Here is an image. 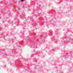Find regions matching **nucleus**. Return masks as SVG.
Segmentation results:
<instances>
[{
  "label": "nucleus",
  "instance_id": "nucleus-1",
  "mask_svg": "<svg viewBox=\"0 0 73 73\" xmlns=\"http://www.w3.org/2000/svg\"><path fill=\"white\" fill-rule=\"evenodd\" d=\"M21 2H23V1H24V0H21Z\"/></svg>",
  "mask_w": 73,
  "mask_h": 73
},
{
  "label": "nucleus",
  "instance_id": "nucleus-2",
  "mask_svg": "<svg viewBox=\"0 0 73 73\" xmlns=\"http://www.w3.org/2000/svg\"><path fill=\"white\" fill-rule=\"evenodd\" d=\"M31 19V18H28V20H29V19Z\"/></svg>",
  "mask_w": 73,
  "mask_h": 73
},
{
  "label": "nucleus",
  "instance_id": "nucleus-3",
  "mask_svg": "<svg viewBox=\"0 0 73 73\" xmlns=\"http://www.w3.org/2000/svg\"><path fill=\"white\" fill-rule=\"evenodd\" d=\"M23 18V20H24V17H22Z\"/></svg>",
  "mask_w": 73,
  "mask_h": 73
},
{
  "label": "nucleus",
  "instance_id": "nucleus-4",
  "mask_svg": "<svg viewBox=\"0 0 73 73\" xmlns=\"http://www.w3.org/2000/svg\"><path fill=\"white\" fill-rule=\"evenodd\" d=\"M21 45H19V47H20V46H21Z\"/></svg>",
  "mask_w": 73,
  "mask_h": 73
},
{
  "label": "nucleus",
  "instance_id": "nucleus-5",
  "mask_svg": "<svg viewBox=\"0 0 73 73\" xmlns=\"http://www.w3.org/2000/svg\"><path fill=\"white\" fill-rule=\"evenodd\" d=\"M66 44H68V43H66Z\"/></svg>",
  "mask_w": 73,
  "mask_h": 73
},
{
  "label": "nucleus",
  "instance_id": "nucleus-6",
  "mask_svg": "<svg viewBox=\"0 0 73 73\" xmlns=\"http://www.w3.org/2000/svg\"><path fill=\"white\" fill-rule=\"evenodd\" d=\"M15 20H17V19H15Z\"/></svg>",
  "mask_w": 73,
  "mask_h": 73
},
{
  "label": "nucleus",
  "instance_id": "nucleus-7",
  "mask_svg": "<svg viewBox=\"0 0 73 73\" xmlns=\"http://www.w3.org/2000/svg\"><path fill=\"white\" fill-rule=\"evenodd\" d=\"M68 32V30H67V32Z\"/></svg>",
  "mask_w": 73,
  "mask_h": 73
},
{
  "label": "nucleus",
  "instance_id": "nucleus-8",
  "mask_svg": "<svg viewBox=\"0 0 73 73\" xmlns=\"http://www.w3.org/2000/svg\"><path fill=\"white\" fill-rule=\"evenodd\" d=\"M6 66H5V67Z\"/></svg>",
  "mask_w": 73,
  "mask_h": 73
},
{
  "label": "nucleus",
  "instance_id": "nucleus-9",
  "mask_svg": "<svg viewBox=\"0 0 73 73\" xmlns=\"http://www.w3.org/2000/svg\"><path fill=\"white\" fill-rule=\"evenodd\" d=\"M9 23H10V22H9Z\"/></svg>",
  "mask_w": 73,
  "mask_h": 73
},
{
  "label": "nucleus",
  "instance_id": "nucleus-10",
  "mask_svg": "<svg viewBox=\"0 0 73 73\" xmlns=\"http://www.w3.org/2000/svg\"><path fill=\"white\" fill-rule=\"evenodd\" d=\"M39 6H40V5H39Z\"/></svg>",
  "mask_w": 73,
  "mask_h": 73
}]
</instances>
